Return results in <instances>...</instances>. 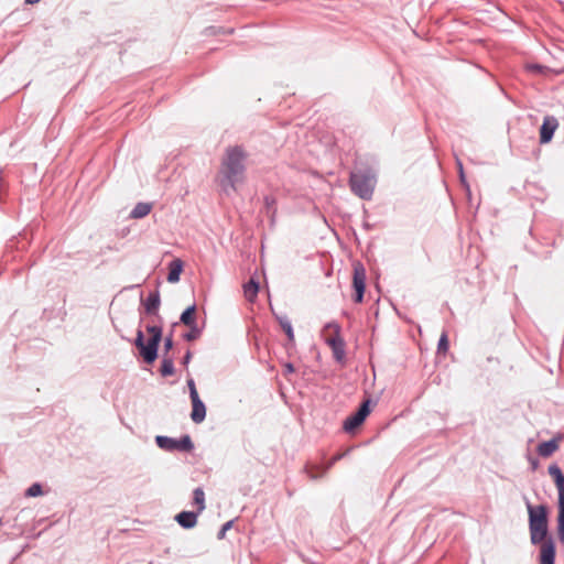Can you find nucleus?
Returning <instances> with one entry per match:
<instances>
[{"label":"nucleus","mask_w":564,"mask_h":564,"mask_svg":"<svg viewBox=\"0 0 564 564\" xmlns=\"http://www.w3.org/2000/svg\"><path fill=\"white\" fill-rule=\"evenodd\" d=\"M448 349V338H447V334L446 333H443L438 339V344H437V351L438 352H446Z\"/></svg>","instance_id":"393cba45"},{"label":"nucleus","mask_w":564,"mask_h":564,"mask_svg":"<svg viewBox=\"0 0 564 564\" xmlns=\"http://www.w3.org/2000/svg\"><path fill=\"white\" fill-rule=\"evenodd\" d=\"M42 494V486L39 482L31 485L25 491L26 497H37L41 496Z\"/></svg>","instance_id":"b1692460"},{"label":"nucleus","mask_w":564,"mask_h":564,"mask_svg":"<svg viewBox=\"0 0 564 564\" xmlns=\"http://www.w3.org/2000/svg\"><path fill=\"white\" fill-rule=\"evenodd\" d=\"M349 185L355 195L361 199H370L373 194L376 178L370 171H356L350 173Z\"/></svg>","instance_id":"20e7f679"},{"label":"nucleus","mask_w":564,"mask_h":564,"mask_svg":"<svg viewBox=\"0 0 564 564\" xmlns=\"http://www.w3.org/2000/svg\"><path fill=\"white\" fill-rule=\"evenodd\" d=\"M561 437H553L552 440L547 441V442H543V443H540L538 445V454L541 456V457H550L551 455H553V453H555L557 449H558V440Z\"/></svg>","instance_id":"ddd939ff"},{"label":"nucleus","mask_w":564,"mask_h":564,"mask_svg":"<svg viewBox=\"0 0 564 564\" xmlns=\"http://www.w3.org/2000/svg\"><path fill=\"white\" fill-rule=\"evenodd\" d=\"M147 332L151 335L148 343H144V334L138 329L134 345L147 364H152L158 357L159 344L162 340V327L159 325H148Z\"/></svg>","instance_id":"7ed1b4c3"},{"label":"nucleus","mask_w":564,"mask_h":564,"mask_svg":"<svg viewBox=\"0 0 564 564\" xmlns=\"http://www.w3.org/2000/svg\"><path fill=\"white\" fill-rule=\"evenodd\" d=\"M457 165H458L460 178H462V181H464V172H463V164H462V162L458 161Z\"/></svg>","instance_id":"2f4dec72"},{"label":"nucleus","mask_w":564,"mask_h":564,"mask_svg":"<svg viewBox=\"0 0 564 564\" xmlns=\"http://www.w3.org/2000/svg\"><path fill=\"white\" fill-rule=\"evenodd\" d=\"M183 270V262L180 259H174L169 264L167 281L170 283H176L180 281V275Z\"/></svg>","instance_id":"2eb2a0df"},{"label":"nucleus","mask_w":564,"mask_h":564,"mask_svg":"<svg viewBox=\"0 0 564 564\" xmlns=\"http://www.w3.org/2000/svg\"><path fill=\"white\" fill-rule=\"evenodd\" d=\"M172 347H173V339H172V336H169L165 338L164 349L167 352L170 349H172Z\"/></svg>","instance_id":"c85d7f7f"},{"label":"nucleus","mask_w":564,"mask_h":564,"mask_svg":"<svg viewBox=\"0 0 564 564\" xmlns=\"http://www.w3.org/2000/svg\"><path fill=\"white\" fill-rule=\"evenodd\" d=\"M547 473L553 478L558 494L557 532L560 541L564 543V474L556 464L550 465Z\"/></svg>","instance_id":"39448f33"},{"label":"nucleus","mask_w":564,"mask_h":564,"mask_svg":"<svg viewBox=\"0 0 564 564\" xmlns=\"http://www.w3.org/2000/svg\"><path fill=\"white\" fill-rule=\"evenodd\" d=\"M276 319H278L281 328L286 334L289 343L294 344V332H293V327H292V324H291V321L289 319V317L283 315V316H278Z\"/></svg>","instance_id":"6ab92c4d"},{"label":"nucleus","mask_w":564,"mask_h":564,"mask_svg":"<svg viewBox=\"0 0 564 564\" xmlns=\"http://www.w3.org/2000/svg\"><path fill=\"white\" fill-rule=\"evenodd\" d=\"M187 386H188V389H189V398L191 399H193V395L195 398L199 397L198 393H197V390H196L195 382H194V380L192 378L187 380Z\"/></svg>","instance_id":"bb28decb"},{"label":"nucleus","mask_w":564,"mask_h":564,"mask_svg":"<svg viewBox=\"0 0 564 564\" xmlns=\"http://www.w3.org/2000/svg\"><path fill=\"white\" fill-rule=\"evenodd\" d=\"M200 336V329L197 324L189 326V332L184 334V339L187 341L196 340Z\"/></svg>","instance_id":"5701e85b"},{"label":"nucleus","mask_w":564,"mask_h":564,"mask_svg":"<svg viewBox=\"0 0 564 564\" xmlns=\"http://www.w3.org/2000/svg\"><path fill=\"white\" fill-rule=\"evenodd\" d=\"M192 401V413L191 419L194 423H202L206 417V406L204 402L199 399V397L195 398L193 395Z\"/></svg>","instance_id":"9b49d317"},{"label":"nucleus","mask_w":564,"mask_h":564,"mask_svg":"<svg viewBox=\"0 0 564 564\" xmlns=\"http://www.w3.org/2000/svg\"><path fill=\"white\" fill-rule=\"evenodd\" d=\"M341 457H343V454H338V455L334 456V457L332 458V460L328 463V465H327L325 468H323V471H322V474H321V475L314 474L312 470L307 469L308 477H310L311 479H317V478H318V477H321L323 474H325V473H326V471H327V470L333 466V464H335V463H336L337 460H339Z\"/></svg>","instance_id":"4be33fe9"},{"label":"nucleus","mask_w":564,"mask_h":564,"mask_svg":"<svg viewBox=\"0 0 564 564\" xmlns=\"http://www.w3.org/2000/svg\"><path fill=\"white\" fill-rule=\"evenodd\" d=\"M531 543L540 547V564H554L555 543L547 538V508L544 505L532 506L527 501Z\"/></svg>","instance_id":"f257e3e1"},{"label":"nucleus","mask_w":564,"mask_h":564,"mask_svg":"<svg viewBox=\"0 0 564 564\" xmlns=\"http://www.w3.org/2000/svg\"><path fill=\"white\" fill-rule=\"evenodd\" d=\"M198 511H182L176 514V522L184 529H192L197 523Z\"/></svg>","instance_id":"f8f14e48"},{"label":"nucleus","mask_w":564,"mask_h":564,"mask_svg":"<svg viewBox=\"0 0 564 564\" xmlns=\"http://www.w3.org/2000/svg\"><path fill=\"white\" fill-rule=\"evenodd\" d=\"M370 402L371 401L369 399L365 400L358 410L344 421L343 427L346 432L355 431L365 422L366 417L370 413Z\"/></svg>","instance_id":"0eeeda50"},{"label":"nucleus","mask_w":564,"mask_h":564,"mask_svg":"<svg viewBox=\"0 0 564 564\" xmlns=\"http://www.w3.org/2000/svg\"><path fill=\"white\" fill-rule=\"evenodd\" d=\"M259 292V283L254 279H250L243 285V293L248 301L252 302Z\"/></svg>","instance_id":"a211bd4d"},{"label":"nucleus","mask_w":564,"mask_h":564,"mask_svg":"<svg viewBox=\"0 0 564 564\" xmlns=\"http://www.w3.org/2000/svg\"><path fill=\"white\" fill-rule=\"evenodd\" d=\"M2 525V520H0V527Z\"/></svg>","instance_id":"72a5a7b5"},{"label":"nucleus","mask_w":564,"mask_h":564,"mask_svg":"<svg viewBox=\"0 0 564 564\" xmlns=\"http://www.w3.org/2000/svg\"><path fill=\"white\" fill-rule=\"evenodd\" d=\"M557 127H558V121L555 117H553V116L544 117L543 123L540 128V142L549 143L552 140Z\"/></svg>","instance_id":"1a4fd4ad"},{"label":"nucleus","mask_w":564,"mask_h":564,"mask_svg":"<svg viewBox=\"0 0 564 564\" xmlns=\"http://www.w3.org/2000/svg\"><path fill=\"white\" fill-rule=\"evenodd\" d=\"M284 367H285L286 372H289V373L294 372V367L292 364H285Z\"/></svg>","instance_id":"7c9ffc66"},{"label":"nucleus","mask_w":564,"mask_h":564,"mask_svg":"<svg viewBox=\"0 0 564 564\" xmlns=\"http://www.w3.org/2000/svg\"><path fill=\"white\" fill-rule=\"evenodd\" d=\"M327 345L332 348L333 356L337 361L345 358V343L339 335L326 339Z\"/></svg>","instance_id":"9d476101"},{"label":"nucleus","mask_w":564,"mask_h":564,"mask_svg":"<svg viewBox=\"0 0 564 564\" xmlns=\"http://www.w3.org/2000/svg\"><path fill=\"white\" fill-rule=\"evenodd\" d=\"M193 500H194V505L197 507V511L199 513H202L206 506H205V492L203 490V488L200 487H197L194 489L193 491Z\"/></svg>","instance_id":"aec40b11"},{"label":"nucleus","mask_w":564,"mask_h":564,"mask_svg":"<svg viewBox=\"0 0 564 564\" xmlns=\"http://www.w3.org/2000/svg\"><path fill=\"white\" fill-rule=\"evenodd\" d=\"M528 69L534 73H542L544 69V66L540 64H531L528 66Z\"/></svg>","instance_id":"cd10ccee"},{"label":"nucleus","mask_w":564,"mask_h":564,"mask_svg":"<svg viewBox=\"0 0 564 564\" xmlns=\"http://www.w3.org/2000/svg\"><path fill=\"white\" fill-rule=\"evenodd\" d=\"M161 304L159 291L151 292L144 303V308L148 314H152L159 317L158 312Z\"/></svg>","instance_id":"4468645a"},{"label":"nucleus","mask_w":564,"mask_h":564,"mask_svg":"<svg viewBox=\"0 0 564 564\" xmlns=\"http://www.w3.org/2000/svg\"><path fill=\"white\" fill-rule=\"evenodd\" d=\"M191 358H192V354H191V351H187L183 358V364L187 365L189 362Z\"/></svg>","instance_id":"c756f323"},{"label":"nucleus","mask_w":564,"mask_h":564,"mask_svg":"<svg viewBox=\"0 0 564 564\" xmlns=\"http://www.w3.org/2000/svg\"><path fill=\"white\" fill-rule=\"evenodd\" d=\"M41 0H25V3L28 4H35L37 2H40Z\"/></svg>","instance_id":"473e14b6"},{"label":"nucleus","mask_w":564,"mask_h":564,"mask_svg":"<svg viewBox=\"0 0 564 564\" xmlns=\"http://www.w3.org/2000/svg\"><path fill=\"white\" fill-rule=\"evenodd\" d=\"M152 205L149 203H138L130 213V218L140 219L150 214Z\"/></svg>","instance_id":"dca6fc26"},{"label":"nucleus","mask_w":564,"mask_h":564,"mask_svg":"<svg viewBox=\"0 0 564 564\" xmlns=\"http://www.w3.org/2000/svg\"><path fill=\"white\" fill-rule=\"evenodd\" d=\"M156 445L166 452H191L194 448V444L189 435H183L180 440H175L169 436L158 435L155 437Z\"/></svg>","instance_id":"423d86ee"},{"label":"nucleus","mask_w":564,"mask_h":564,"mask_svg":"<svg viewBox=\"0 0 564 564\" xmlns=\"http://www.w3.org/2000/svg\"><path fill=\"white\" fill-rule=\"evenodd\" d=\"M195 312H196V305L193 304L191 306H188L182 314H181V317H180V322L182 324H184L185 326L189 327V326H193V325H196V319H195Z\"/></svg>","instance_id":"f3484780"},{"label":"nucleus","mask_w":564,"mask_h":564,"mask_svg":"<svg viewBox=\"0 0 564 564\" xmlns=\"http://www.w3.org/2000/svg\"><path fill=\"white\" fill-rule=\"evenodd\" d=\"M352 285L356 291L354 301L356 303L362 302L366 288V270L359 262L354 265Z\"/></svg>","instance_id":"6e6552de"},{"label":"nucleus","mask_w":564,"mask_h":564,"mask_svg":"<svg viewBox=\"0 0 564 564\" xmlns=\"http://www.w3.org/2000/svg\"><path fill=\"white\" fill-rule=\"evenodd\" d=\"M175 371L173 359L164 357L161 365V375L163 377L172 376Z\"/></svg>","instance_id":"412c9836"},{"label":"nucleus","mask_w":564,"mask_h":564,"mask_svg":"<svg viewBox=\"0 0 564 564\" xmlns=\"http://www.w3.org/2000/svg\"><path fill=\"white\" fill-rule=\"evenodd\" d=\"M247 153L240 145L228 147L221 160L219 183L225 192L236 191L237 185L245 181Z\"/></svg>","instance_id":"f03ea898"},{"label":"nucleus","mask_w":564,"mask_h":564,"mask_svg":"<svg viewBox=\"0 0 564 564\" xmlns=\"http://www.w3.org/2000/svg\"><path fill=\"white\" fill-rule=\"evenodd\" d=\"M232 524H234V521L230 520V521H227L226 523L223 524L221 529L219 530V532L217 533V538L219 540H223L225 536H226V532L232 528Z\"/></svg>","instance_id":"a878e982"}]
</instances>
